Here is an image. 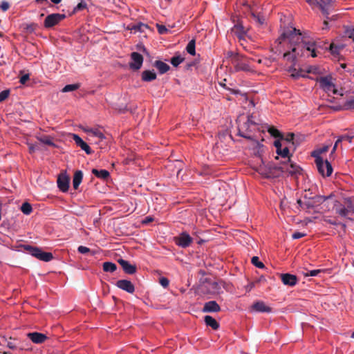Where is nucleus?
Segmentation results:
<instances>
[{
    "label": "nucleus",
    "mask_w": 354,
    "mask_h": 354,
    "mask_svg": "<svg viewBox=\"0 0 354 354\" xmlns=\"http://www.w3.org/2000/svg\"><path fill=\"white\" fill-rule=\"evenodd\" d=\"M285 41H288L290 46V48H292L293 46L301 44L304 41L306 40L304 37H301V33L299 30L295 28H291L285 30L276 40V42L281 44Z\"/></svg>",
    "instance_id": "nucleus-1"
},
{
    "label": "nucleus",
    "mask_w": 354,
    "mask_h": 354,
    "mask_svg": "<svg viewBox=\"0 0 354 354\" xmlns=\"http://www.w3.org/2000/svg\"><path fill=\"white\" fill-rule=\"evenodd\" d=\"M320 46L316 41H304L301 44L290 48L292 53H294L297 57L304 55V50H308L311 53V57H316L317 56V48Z\"/></svg>",
    "instance_id": "nucleus-2"
},
{
    "label": "nucleus",
    "mask_w": 354,
    "mask_h": 354,
    "mask_svg": "<svg viewBox=\"0 0 354 354\" xmlns=\"http://www.w3.org/2000/svg\"><path fill=\"white\" fill-rule=\"evenodd\" d=\"M259 172L267 178L279 177L283 173L282 162L280 165H276L274 163L268 162L263 164L259 167Z\"/></svg>",
    "instance_id": "nucleus-3"
},
{
    "label": "nucleus",
    "mask_w": 354,
    "mask_h": 354,
    "mask_svg": "<svg viewBox=\"0 0 354 354\" xmlns=\"http://www.w3.org/2000/svg\"><path fill=\"white\" fill-rule=\"evenodd\" d=\"M307 3H308L310 6H315L319 7L323 15L325 16L326 19L324 21V27L323 29H327L328 19H334L335 16H333L331 18L328 17L329 10L331 7V0H306Z\"/></svg>",
    "instance_id": "nucleus-4"
},
{
    "label": "nucleus",
    "mask_w": 354,
    "mask_h": 354,
    "mask_svg": "<svg viewBox=\"0 0 354 354\" xmlns=\"http://www.w3.org/2000/svg\"><path fill=\"white\" fill-rule=\"evenodd\" d=\"M25 249L28 251L32 256L37 258L41 261L48 262L53 259V256L51 252H44L39 248L33 247L31 245H26Z\"/></svg>",
    "instance_id": "nucleus-5"
},
{
    "label": "nucleus",
    "mask_w": 354,
    "mask_h": 354,
    "mask_svg": "<svg viewBox=\"0 0 354 354\" xmlns=\"http://www.w3.org/2000/svg\"><path fill=\"white\" fill-rule=\"evenodd\" d=\"M315 162L319 173L323 177H328L332 174L333 167L327 160H324L322 158H317Z\"/></svg>",
    "instance_id": "nucleus-6"
},
{
    "label": "nucleus",
    "mask_w": 354,
    "mask_h": 354,
    "mask_svg": "<svg viewBox=\"0 0 354 354\" xmlns=\"http://www.w3.org/2000/svg\"><path fill=\"white\" fill-rule=\"evenodd\" d=\"M332 197V195H330L328 196H324L321 195H316L311 198H307L306 196H304L305 201H304V206L306 209H313L315 207L319 206L322 203H324L326 200Z\"/></svg>",
    "instance_id": "nucleus-7"
},
{
    "label": "nucleus",
    "mask_w": 354,
    "mask_h": 354,
    "mask_svg": "<svg viewBox=\"0 0 354 354\" xmlns=\"http://www.w3.org/2000/svg\"><path fill=\"white\" fill-rule=\"evenodd\" d=\"M66 15L64 14L53 13L48 15L44 21V26L46 28H53L64 19Z\"/></svg>",
    "instance_id": "nucleus-8"
},
{
    "label": "nucleus",
    "mask_w": 354,
    "mask_h": 354,
    "mask_svg": "<svg viewBox=\"0 0 354 354\" xmlns=\"http://www.w3.org/2000/svg\"><path fill=\"white\" fill-rule=\"evenodd\" d=\"M232 64L236 72H248L251 71V68L248 63L243 60V57L239 56V55H236L232 59Z\"/></svg>",
    "instance_id": "nucleus-9"
},
{
    "label": "nucleus",
    "mask_w": 354,
    "mask_h": 354,
    "mask_svg": "<svg viewBox=\"0 0 354 354\" xmlns=\"http://www.w3.org/2000/svg\"><path fill=\"white\" fill-rule=\"evenodd\" d=\"M283 165V173H288L291 176L297 177L298 175L301 174V169L295 163L288 162L287 160L285 162H282Z\"/></svg>",
    "instance_id": "nucleus-10"
},
{
    "label": "nucleus",
    "mask_w": 354,
    "mask_h": 354,
    "mask_svg": "<svg viewBox=\"0 0 354 354\" xmlns=\"http://www.w3.org/2000/svg\"><path fill=\"white\" fill-rule=\"evenodd\" d=\"M315 80L319 83V87L325 92H330L335 86L332 82V77L330 75L317 77Z\"/></svg>",
    "instance_id": "nucleus-11"
},
{
    "label": "nucleus",
    "mask_w": 354,
    "mask_h": 354,
    "mask_svg": "<svg viewBox=\"0 0 354 354\" xmlns=\"http://www.w3.org/2000/svg\"><path fill=\"white\" fill-rule=\"evenodd\" d=\"M192 241V238L187 232H182L175 238L176 245L184 248L189 246Z\"/></svg>",
    "instance_id": "nucleus-12"
},
{
    "label": "nucleus",
    "mask_w": 354,
    "mask_h": 354,
    "mask_svg": "<svg viewBox=\"0 0 354 354\" xmlns=\"http://www.w3.org/2000/svg\"><path fill=\"white\" fill-rule=\"evenodd\" d=\"M131 58L132 59V62L129 64L130 68L134 71L139 70L143 63L142 55L138 53L133 52L131 54Z\"/></svg>",
    "instance_id": "nucleus-13"
},
{
    "label": "nucleus",
    "mask_w": 354,
    "mask_h": 354,
    "mask_svg": "<svg viewBox=\"0 0 354 354\" xmlns=\"http://www.w3.org/2000/svg\"><path fill=\"white\" fill-rule=\"evenodd\" d=\"M70 183V178L66 174H61L58 176L57 183L59 189L63 192H66L68 190Z\"/></svg>",
    "instance_id": "nucleus-14"
},
{
    "label": "nucleus",
    "mask_w": 354,
    "mask_h": 354,
    "mask_svg": "<svg viewBox=\"0 0 354 354\" xmlns=\"http://www.w3.org/2000/svg\"><path fill=\"white\" fill-rule=\"evenodd\" d=\"M116 286L128 293H133L135 291L134 285L129 280L120 279L116 282Z\"/></svg>",
    "instance_id": "nucleus-15"
},
{
    "label": "nucleus",
    "mask_w": 354,
    "mask_h": 354,
    "mask_svg": "<svg viewBox=\"0 0 354 354\" xmlns=\"http://www.w3.org/2000/svg\"><path fill=\"white\" fill-rule=\"evenodd\" d=\"M118 262L122 266L126 274H133L136 272L137 268L136 265L131 264L129 261L122 259H118Z\"/></svg>",
    "instance_id": "nucleus-16"
},
{
    "label": "nucleus",
    "mask_w": 354,
    "mask_h": 354,
    "mask_svg": "<svg viewBox=\"0 0 354 354\" xmlns=\"http://www.w3.org/2000/svg\"><path fill=\"white\" fill-rule=\"evenodd\" d=\"M27 337L33 343L38 344L44 343L48 339L46 335L38 332L29 333L27 334Z\"/></svg>",
    "instance_id": "nucleus-17"
},
{
    "label": "nucleus",
    "mask_w": 354,
    "mask_h": 354,
    "mask_svg": "<svg viewBox=\"0 0 354 354\" xmlns=\"http://www.w3.org/2000/svg\"><path fill=\"white\" fill-rule=\"evenodd\" d=\"M281 279L284 285L294 286L297 283V277L296 275L289 273L281 274Z\"/></svg>",
    "instance_id": "nucleus-18"
},
{
    "label": "nucleus",
    "mask_w": 354,
    "mask_h": 354,
    "mask_svg": "<svg viewBox=\"0 0 354 354\" xmlns=\"http://www.w3.org/2000/svg\"><path fill=\"white\" fill-rule=\"evenodd\" d=\"M221 310L220 306L216 301H209L204 304L203 313H217Z\"/></svg>",
    "instance_id": "nucleus-19"
},
{
    "label": "nucleus",
    "mask_w": 354,
    "mask_h": 354,
    "mask_svg": "<svg viewBox=\"0 0 354 354\" xmlns=\"http://www.w3.org/2000/svg\"><path fill=\"white\" fill-rule=\"evenodd\" d=\"M73 139L75 144L84 150L86 154H91L93 151L91 147L77 134H73Z\"/></svg>",
    "instance_id": "nucleus-20"
},
{
    "label": "nucleus",
    "mask_w": 354,
    "mask_h": 354,
    "mask_svg": "<svg viewBox=\"0 0 354 354\" xmlns=\"http://www.w3.org/2000/svg\"><path fill=\"white\" fill-rule=\"evenodd\" d=\"M274 145L277 149V153L281 156L282 158H287L288 162H290V151L288 147H285L283 149H282L281 143L279 140H275Z\"/></svg>",
    "instance_id": "nucleus-21"
},
{
    "label": "nucleus",
    "mask_w": 354,
    "mask_h": 354,
    "mask_svg": "<svg viewBox=\"0 0 354 354\" xmlns=\"http://www.w3.org/2000/svg\"><path fill=\"white\" fill-rule=\"evenodd\" d=\"M232 32H233L238 38L239 39L243 40L245 38V35L246 34V30L243 27L241 23H238L235 24L232 28Z\"/></svg>",
    "instance_id": "nucleus-22"
},
{
    "label": "nucleus",
    "mask_w": 354,
    "mask_h": 354,
    "mask_svg": "<svg viewBox=\"0 0 354 354\" xmlns=\"http://www.w3.org/2000/svg\"><path fill=\"white\" fill-rule=\"evenodd\" d=\"M250 126V124H248L247 122L239 126L238 135L249 140L252 139V135L250 133V131L249 130Z\"/></svg>",
    "instance_id": "nucleus-23"
},
{
    "label": "nucleus",
    "mask_w": 354,
    "mask_h": 354,
    "mask_svg": "<svg viewBox=\"0 0 354 354\" xmlns=\"http://www.w3.org/2000/svg\"><path fill=\"white\" fill-rule=\"evenodd\" d=\"M252 308L257 312L261 313H270L272 309L269 306H267L265 303L262 301H258L253 304Z\"/></svg>",
    "instance_id": "nucleus-24"
},
{
    "label": "nucleus",
    "mask_w": 354,
    "mask_h": 354,
    "mask_svg": "<svg viewBox=\"0 0 354 354\" xmlns=\"http://www.w3.org/2000/svg\"><path fill=\"white\" fill-rule=\"evenodd\" d=\"M332 109L335 111L341 110H352L354 111V99H350L346 101L343 106H333Z\"/></svg>",
    "instance_id": "nucleus-25"
},
{
    "label": "nucleus",
    "mask_w": 354,
    "mask_h": 354,
    "mask_svg": "<svg viewBox=\"0 0 354 354\" xmlns=\"http://www.w3.org/2000/svg\"><path fill=\"white\" fill-rule=\"evenodd\" d=\"M153 66L158 69L160 74H164L170 69V66L167 64L160 60L155 61Z\"/></svg>",
    "instance_id": "nucleus-26"
},
{
    "label": "nucleus",
    "mask_w": 354,
    "mask_h": 354,
    "mask_svg": "<svg viewBox=\"0 0 354 354\" xmlns=\"http://www.w3.org/2000/svg\"><path fill=\"white\" fill-rule=\"evenodd\" d=\"M83 178V173L80 170H77L73 178V187L74 189H77Z\"/></svg>",
    "instance_id": "nucleus-27"
},
{
    "label": "nucleus",
    "mask_w": 354,
    "mask_h": 354,
    "mask_svg": "<svg viewBox=\"0 0 354 354\" xmlns=\"http://www.w3.org/2000/svg\"><path fill=\"white\" fill-rule=\"evenodd\" d=\"M156 74L153 71L146 70L142 73V80L144 82H151L156 79Z\"/></svg>",
    "instance_id": "nucleus-28"
},
{
    "label": "nucleus",
    "mask_w": 354,
    "mask_h": 354,
    "mask_svg": "<svg viewBox=\"0 0 354 354\" xmlns=\"http://www.w3.org/2000/svg\"><path fill=\"white\" fill-rule=\"evenodd\" d=\"M204 321L207 326H210L214 330H217L219 328V324L212 316H209V315L205 316Z\"/></svg>",
    "instance_id": "nucleus-29"
},
{
    "label": "nucleus",
    "mask_w": 354,
    "mask_h": 354,
    "mask_svg": "<svg viewBox=\"0 0 354 354\" xmlns=\"http://www.w3.org/2000/svg\"><path fill=\"white\" fill-rule=\"evenodd\" d=\"M335 210L336 214H339L342 217H346L350 213V212L345 207V206L341 204H335Z\"/></svg>",
    "instance_id": "nucleus-30"
},
{
    "label": "nucleus",
    "mask_w": 354,
    "mask_h": 354,
    "mask_svg": "<svg viewBox=\"0 0 354 354\" xmlns=\"http://www.w3.org/2000/svg\"><path fill=\"white\" fill-rule=\"evenodd\" d=\"M92 174L96 177L104 180L107 179L110 176L109 172L106 169L98 170L97 169H93Z\"/></svg>",
    "instance_id": "nucleus-31"
},
{
    "label": "nucleus",
    "mask_w": 354,
    "mask_h": 354,
    "mask_svg": "<svg viewBox=\"0 0 354 354\" xmlns=\"http://www.w3.org/2000/svg\"><path fill=\"white\" fill-rule=\"evenodd\" d=\"M149 26L143 23H138L132 26H129L128 28L135 32H144L145 29H147Z\"/></svg>",
    "instance_id": "nucleus-32"
},
{
    "label": "nucleus",
    "mask_w": 354,
    "mask_h": 354,
    "mask_svg": "<svg viewBox=\"0 0 354 354\" xmlns=\"http://www.w3.org/2000/svg\"><path fill=\"white\" fill-rule=\"evenodd\" d=\"M87 133H91L92 136L98 138L101 141L105 139L103 133L97 129H88L86 130Z\"/></svg>",
    "instance_id": "nucleus-33"
},
{
    "label": "nucleus",
    "mask_w": 354,
    "mask_h": 354,
    "mask_svg": "<svg viewBox=\"0 0 354 354\" xmlns=\"http://www.w3.org/2000/svg\"><path fill=\"white\" fill-rule=\"evenodd\" d=\"M102 266L104 272H113L117 269V266L114 263L109 261L104 262Z\"/></svg>",
    "instance_id": "nucleus-34"
},
{
    "label": "nucleus",
    "mask_w": 354,
    "mask_h": 354,
    "mask_svg": "<svg viewBox=\"0 0 354 354\" xmlns=\"http://www.w3.org/2000/svg\"><path fill=\"white\" fill-rule=\"evenodd\" d=\"M344 206L350 212H354L353 199L351 197L344 198Z\"/></svg>",
    "instance_id": "nucleus-35"
},
{
    "label": "nucleus",
    "mask_w": 354,
    "mask_h": 354,
    "mask_svg": "<svg viewBox=\"0 0 354 354\" xmlns=\"http://www.w3.org/2000/svg\"><path fill=\"white\" fill-rule=\"evenodd\" d=\"M37 139L43 144L48 145V146H53L55 147V145L53 141V139L51 137L48 136H44L41 137H38Z\"/></svg>",
    "instance_id": "nucleus-36"
},
{
    "label": "nucleus",
    "mask_w": 354,
    "mask_h": 354,
    "mask_svg": "<svg viewBox=\"0 0 354 354\" xmlns=\"http://www.w3.org/2000/svg\"><path fill=\"white\" fill-rule=\"evenodd\" d=\"M268 131L274 138L283 139V134L274 127H269Z\"/></svg>",
    "instance_id": "nucleus-37"
},
{
    "label": "nucleus",
    "mask_w": 354,
    "mask_h": 354,
    "mask_svg": "<svg viewBox=\"0 0 354 354\" xmlns=\"http://www.w3.org/2000/svg\"><path fill=\"white\" fill-rule=\"evenodd\" d=\"M195 46H196V41H195V39H193L189 41L187 46L186 47L187 52L192 55H194L196 53Z\"/></svg>",
    "instance_id": "nucleus-38"
},
{
    "label": "nucleus",
    "mask_w": 354,
    "mask_h": 354,
    "mask_svg": "<svg viewBox=\"0 0 354 354\" xmlns=\"http://www.w3.org/2000/svg\"><path fill=\"white\" fill-rule=\"evenodd\" d=\"M328 149H329V146H328V145L324 146V147H322V148L318 149H317V150H315V151H313V152H312V153H311V155H312V156L315 157V159H316L317 158H322V157L320 156V155H321L322 153H323L326 152V151L328 150Z\"/></svg>",
    "instance_id": "nucleus-39"
},
{
    "label": "nucleus",
    "mask_w": 354,
    "mask_h": 354,
    "mask_svg": "<svg viewBox=\"0 0 354 354\" xmlns=\"http://www.w3.org/2000/svg\"><path fill=\"white\" fill-rule=\"evenodd\" d=\"M21 210L24 214L29 215L32 212V208L29 203L25 202L22 204Z\"/></svg>",
    "instance_id": "nucleus-40"
},
{
    "label": "nucleus",
    "mask_w": 354,
    "mask_h": 354,
    "mask_svg": "<svg viewBox=\"0 0 354 354\" xmlns=\"http://www.w3.org/2000/svg\"><path fill=\"white\" fill-rule=\"evenodd\" d=\"M283 57L284 59H286V60H288L289 62H292L294 64L297 59V57L294 53H292V50L283 53Z\"/></svg>",
    "instance_id": "nucleus-41"
},
{
    "label": "nucleus",
    "mask_w": 354,
    "mask_h": 354,
    "mask_svg": "<svg viewBox=\"0 0 354 354\" xmlns=\"http://www.w3.org/2000/svg\"><path fill=\"white\" fill-rule=\"evenodd\" d=\"M184 57H182L180 55L174 56L171 59V64L174 67H177L180 64H181L184 61Z\"/></svg>",
    "instance_id": "nucleus-42"
},
{
    "label": "nucleus",
    "mask_w": 354,
    "mask_h": 354,
    "mask_svg": "<svg viewBox=\"0 0 354 354\" xmlns=\"http://www.w3.org/2000/svg\"><path fill=\"white\" fill-rule=\"evenodd\" d=\"M306 72L308 73H312L315 75H320L322 73V69L317 66H310L308 67V69L306 70Z\"/></svg>",
    "instance_id": "nucleus-43"
},
{
    "label": "nucleus",
    "mask_w": 354,
    "mask_h": 354,
    "mask_svg": "<svg viewBox=\"0 0 354 354\" xmlns=\"http://www.w3.org/2000/svg\"><path fill=\"white\" fill-rule=\"evenodd\" d=\"M80 88V84H68L66 85L62 90V92L66 93L70 92L73 91H75Z\"/></svg>",
    "instance_id": "nucleus-44"
},
{
    "label": "nucleus",
    "mask_w": 354,
    "mask_h": 354,
    "mask_svg": "<svg viewBox=\"0 0 354 354\" xmlns=\"http://www.w3.org/2000/svg\"><path fill=\"white\" fill-rule=\"evenodd\" d=\"M288 71L291 73V76L295 79H297L299 77H306L304 75L301 73V71H297V69L293 66L290 67Z\"/></svg>",
    "instance_id": "nucleus-45"
},
{
    "label": "nucleus",
    "mask_w": 354,
    "mask_h": 354,
    "mask_svg": "<svg viewBox=\"0 0 354 354\" xmlns=\"http://www.w3.org/2000/svg\"><path fill=\"white\" fill-rule=\"evenodd\" d=\"M252 263L256 267L259 268H263L265 267L264 264L259 261V259L258 257H253L251 259Z\"/></svg>",
    "instance_id": "nucleus-46"
},
{
    "label": "nucleus",
    "mask_w": 354,
    "mask_h": 354,
    "mask_svg": "<svg viewBox=\"0 0 354 354\" xmlns=\"http://www.w3.org/2000/svg\"><path fill=\"white\" fill-rule=\"evenodd\" d=\"M156 28L158 33L160 35H165L169 32V30L167 28L166 26L164 25L156 24Z\"/></svg>",
    "instance_id": "nucleus-47"
},
{
    "label": "nucleus",
    "mask_w": 354,
    "mask_h": 354,
    "mask_svg": "<svg viewBox=\"0 0 354 354\" xmlns=\"http://www.w3.org/2000/svg\"><path fill=\"white\" fill-rule=\"evenodd\" d=\"M86 3L83 0H81V1L74 8L73 12L85 9L86 8Z\"/></svg>",
    "instance_id": "nucleus-48"
},
{
    "label": "nucleus",
    "mask_w": 354,
    "mask_h": 354,
    "mask_svg": "<svg viewBox=\"0 0 354 354\" xmlns=\"http://www.w3.org/2000/svg\"><path fill=\"white\" fill-rule=\"evenodd\" d=\"M353 138V136L348 134L342 135L338 138V142L348 141V142H351Z\"/></svg>",
    "instance_id": "nucleus-49"
},
{
    "label": "nucleus",
    "mask_w": 354,
    "mask_h": 354,
    "mask_svg": "<svg viewBox=\"0 0 354 354\" xmlns=\"http://www.w3.org/2000/svg\"><path fill=\"white\" fill-rule=\"evenodd\" d=\"M254 19L260 25H262L265 22V18L263 16H259V15H256L254 13L252 14Z\"/></svg>",
    "instance_id": "nucleus-50"
},
{
    "label": "nucleus",
    "mask_w": 354,
    "mask_h": 354,
    "mask_svg": "<svg viewBox=\"0 0 354 354\" xmlns=\"http://www.w3.org/2000/svg\"><path fill=\"white\" fill-rule=\"evenodd\" d=\"M77 251L81 253V254H87V253H91V255H93V252H91V250L86 247V246H83V245H80L77 248Z\"/></svg>",
    "instance_id": "nucleus-51"
},
{
    "label": "nucleus",
    "mask_w": 354,
    "mask_h": 354,
    "mask_svg": "<svg viewBox=\"0 0 354 354\" xmlns=\"http://www.w3.org/2000/svg\"><path fill=\"white\" fill-rule=\"evenodd\" d=\"M326 221L327 223H328L331 225H341L342 227L343 228V230H345L346 227V224L339 223L335 219H328V220H326Z\"/></svg>",
    "instance_id": "nucleus-52"
},
{
    "label": "nucleus",
    "mask_w": 354,
    "mask_h": 354,
    "mask_svg": "<svg viewBox=\"0 0 354 354\" xmlns=\"http://www.w3.org/2000/svg\"><path fill=\"white\" fill-rule=\"evenodd\" d=\"M322 270H310V271H308L307 272L304 273V276L305 277H315V276H317L318 274H319L320 272H322Z\"/></svg>",
    "instance_id": "nucleus-53"
},
{
    "label": "nucleus",
    "mask_w": 354,
    "mask_h": 354,
    "mask_svg": "<svg viewBox=\"0 0 354 354\" xmlns=\"http://www.w3.org/2000/svg\"><path fill=\"white\" fill-rule=\"evenodd\" d=\"M10 95L9 90H4L0 93V102L6 100Z\"/></svg>",
    "instance_id": "nucleus-54"
},
{
    "label": "nucleus",
    "mask_w": 354,
    "mask_h": 354,
    "mask_svg": "<svg viewBox=\"0 0 354 354\" xmlns=\"http://www.w3.org/2000/svg\"><path fill=\"white\" fill-rule=\"evenodd\" d=\"M294 137H295V134L293 133H289L286 135V138H284V140L289 143L291 142L292 145H294V142H293Z\"/></svg>",
    "instance_id": "nucleus-55"
},
{
    "label": "nucleus",
    "mask_w": 354,
    "mask_h": 354,
    "mask_svg": "<svg viewBox=\"0 0 354 354\" xmlns=\"http://www.w3.org/2000/svg\"><path fill=\"white\" fill-rule=\"evenodd\" d=\"M10 8V3L7 1H2L0 4V8L2 11L6 12Z\"/></svg>",
    "instance_id": "nucleus-56"
},
{
    "label": "nucleus",
    "mask_w": 354,
    "mask_h": 354,
    "mask_svg": "<svg viewBox=\"0 0 354 354\" xmlns=\"http://www.w3.org/2000/svg\"><path fill=\"white\" fill-rule=\"evenodd\" d=\"M330 50L331 51V53L335 55V54H338L339 52V48L335 45L334 44H331L330 45Z\"/></svg>",
    "instance_id": "nucleus-57"
},
{
    "label": "nucleus",
    "mask_w": 354,
    "mask_h": 354,
    "mask_svg": "<svg viewBox=\"0 0 354 354\" xmlns=\"http://www.w3.org/2000/svg\"><path fill=\"white\" fill-rule=\"evenodd\" d=\"M160 285L164 287L167 288L169 286V281L166 277H161L159 281Z\"/></svg>",
    "instance_id": "nucleus-58"
},
{
    "label": "nucleus",
    "mask_w": 354,
    "mask_h": 354,
    "mask_svg": "<svg viewBox=\"0 0 354 354\" xmlns=\"http://www.w3.org/2000/svg\"><path fill=\"white\" fill-rule=\"evenodd\" d=\"M345 34L348 38L352 39L354 41V28L347 29Z\"/></svg>",
    "instance_id": "nucleus-59"
},
{
    "label": "nucleus",
    "mask_w": 354,
    "mask_h": 354,
    "mask_svg": "<svg viewBox=\"0 0 354 354\" xmlns=\"http://www.w3.org/2000/svg\"><path fill=\"white\" fill-rule=\"evenodd\" d=\"M306 235V234H305V233H302V232H296L292 234V238L293 239H299L300 238H302V237L305 236Z\"/></svg>",
    "instance_id": "nucleus-60"
},
{
    "label": "nucleus",
    "mask_w": 354,
    "mask_h": 354,
    "mask_svg": "<svg viewBox=\"0 0 354 354\" xmlns=\"http://www.w3.org/2000/svg\"><path fill=\"white\" fill-rule=\"evenodd\" d=\"M29 80V74H24L20 77V83L22 84H26V82Z\"/></svg>",
    "instance_id": "nucleus-61"
},
{
    "label": "nucleus",
    "mask_w": 354,
    "mask_h": 354,
    "mask_svg": "<svg viewBox=\"0 0 354 354\" xmlns=\"http://www.w3.org/2000/svg\"><path fill=\"white\" fill-rule=\"evenodd\" d=\"M28 150L30 153H33L37 150V146L33 144H28Z\"/></svg>",
    "instance_id": "nucleus-62"
},
{
    "label": "nucleus",
    "mask_w": 354,
    "mask_h": 354,
    "mask_svg": "<svg viewBox=\"0 0 354 354\" xmlns=\"http://www.w3.org/2000/svg\"><path fill=\"white\" fill-rule=\"evenodd\" d=\"M252 118H253V117H252V115H251V116H249V117L248 118V120H247V121H246V122H247L248 124H250H250H252V125H255V124H256V123L253 121Z\"/></svg>",
    "instance_id": "nucleus-63"
},
{
    "label": "nucleus",
    "mask_w": 354,
    "mask_h": 354,
    "mask_svg": "<svg viewBox=\"0 0 354 354\" xmlns=\"http://www.w3.org/2000/svg\"><path fill=\"white\" fill-rule=\"evenodd\" d=\"M7 346L11 349H15L17 348L16 345L12 342H8Z\"/></svg>",
    "instance_id": "nucleus-64"
}]
</instances>
